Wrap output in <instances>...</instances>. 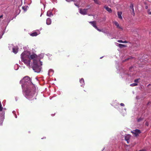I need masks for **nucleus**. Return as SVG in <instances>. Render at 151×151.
<instances>
[{
    "mask_svg": "<svg viewBox=\"0 0 151 151\" xmlns=\"http://www.w3.org/2000/svg\"><path fill=\"white\" fill-rule=\"evenodd\" d=\"M133 7L134 6L133 4H131L129 6L130 9H131L132 10L133 12V16H134L135 15V13Z\"/></svg>",
    "mask_w": 151,
    "mask_h": 151,
    "instance_id": "10",
    "label": "nucleus"
},
{
    "mask_svg": "<svg viewBox=\"0 0 151 151\" xmlns=\"http://www.w3.org/2000/svg\"><path fill=\"white\" fill-rule=\"evenodd\" d=\"M143 119L141 118H140L137 119L138 122H139L140 121L143 120Z\"/></svg>",
    "mask_w": 151,
    "mask_h": 151,
    "instance_id": "25",
    "label": "nucleus"
},
{
    "mask_svg": "<svg viewBox=\"0 0 151 151\" xmlns=\"http://www.w3.org/2000/svg\"><path fill=\"white\" fill-rule=\"evenodd\" d=\"M3 17V15H1V16H0V18H2Z\"/></svg>",
    "mask_w": 151,
    "mask_h": 151,
    "instance_id": "36",
    "label": "nucleus"
},
{
    "mask_svg": "<svg viewBox=\"0 0 151 151\" xmlns=\"http://www.w3.org/2000/svg\"><path fill=\"white\" fill-rule=\"evenodd\" d=\"M97 30L99 31L100 32H102L104 33V31L103 30V29H99L98 27H97V28L96 29Z\"/></svg>",
    "mask_w": 151,
    "mask_h": 151,
    "instance_id": "23",
    "label": "nucleus"
},
{
    "mask_svg": "<svg viewBox=\"0 0 151 151\" xmlns=\"http://www.w3.org/2000/svg\"><path fill=\"white\" fill-rule=\"evenodd\" d=\"M145 150H140L138 151H145Z\"/></svg>",
    "mask_w": 151,
    "mask_h": 151,
    "instance_id": "35",
    "label": "nucleus"
},
{
    "mask_svg": "<svg viewBox=\"0 0 151 151\" xmlns=\"http://www.w3.org/2000/svg\"><path fill=\"white\" fill-rule=\"evenodd\" d=\"M131 14L133 15V12H132Z\"/></svg>",
    "mask_w": 151,
    "mask_h": 151,
    "instance_id": "37",
    "label": "nucleus"
},
{
    "mask_svg": "<svg viewBox=\"0 0 151 151\" xmlns=\"http://www.w3.org/2000/svg\"><path fill=\"white\" fill-rule=\"evenodd\" d=\"M120 104V105L122 106H124V104L123 103H121Z\"/></svg>",
    "mask_w": 151,
    "mask_h": 151,
    "instance_id": "31",
    "label": "nucleus"
},
{
    "mask_svg": "<svg viewBox=\"0 0 151 151\" xmlns=\"http://www.w3.org/2000/svg\"><path fill=\"white\" fill-rule=\"evenodd\" d=\"M21 58L22 61L27 66L30 65V60L29 56L25 54L24 53H22L21 55Z\"/></svg>",
    "mask_w": 151,
    "mask_h": 151,
    "instance_id": "3",
    "label": "nucleus"
},
{
    "mask_svg": "<svg viewBox=\"0 0 151 151\" xmlns=\"http://www.w3.org/2000/svg\"><path fill=\"white\" fill-rule=\"evenodd\" d=\"M27 7L25 6H23L22 7V9L24 11V12H26L27 10Z\"/></svg>",
    "mask_w": 151,
    "mask_h": 151,
    "instance_id": "20",
    "label": "nucleus"
},
{
    "mask_svg": "<svg viewBox=\"0 0 151 151\" xmlns=\"http://www.w3.org/2000/svg\"><path fill=\"white\" fill-rule=\"evenodd\" d=\"M80 83L82 84L81 85V86H82L84 84V81L83 79L81 78L80 80Z\"/></svg>",
    "mask_w": 151,
    "mask_h": 151,
    "instance_id": "15",
    "label": "nucleus"
},
{
    "mask_svg": "<svg viewBox=\"0 0 151 151\" xmlns=\"http://www.w3.org/2000/svg\"><path fill=\"white\" fill-rule=\"evenodd\" d=\"M74 1H76V3L79 4H80V0H76V1L74 0Z\"/></svg>",
    "mask_w": 151,
    "mask_h": 151,
    "instance_id": "24",
    "label": "nucleus"
},
{
    "mask_svg": "<svg viewBox=\"0 0 151 151\" xmlns=\"http://www.w3.org/2000/svg\"><path fill=\"white\" fill-rule=\"evenodd\" d=\"M22 88H26L25 94L27 96H33L35 94L36 88L32 83L31 78L28 76L24 77L20 81Z\"/></svg>",
    "mask_w": 151,
    "mask_h": 151,
    "instance_id": "1",
    "label": "nucleus"
},
{
    "mask_svg": "<svg viewBox=\"0 0 151 151\" xmlns=\"http://www.w3.org/2000/svg\"><path fill=\"white\" fill-rule=\"evenodd\" d=\"M140 80V78L136 79L134 80V81L135 83H137Z\"/></svg>",
    "mask_w": 151,
    "mask_h": 151,
    "instance_id": "26",
    "label": "nucleus"
},
{
    "mask_svg": "<svg viewBox=\"0 0 151 151\" xmlns=\"http://www.w3.org/2000/svg\"><path fill=\"white\" fill-rule=\"evenodd\" d=\"M66 1L68 2H70L72 1H75L74 0H66Z\"/></svg>",
    "mask_w": 151,
    "mask_h": 151,
    "instance_id": "28",
    "label": "nucleus"
},
{
    "mask_svg": "<svg viewBox=\"0 0 151 151\" xmlns=\"http://www.w3.org/2000/svg\"><path fill=\"white\" fill-rule=\"evenodd\" d=\"M145 9H147L148 8V6H145Z\"/></svg>",
    "mask_w": 151,
    "mask_h": 151,
    "instance_id": "34",
    "label": "nucleus"
},
{
    "mask_svg": "<svg viewBox=\"0 0 151 151\" xmlns=\"http://www.w3.org/2000/svg\"><path fill=\"white\" fill-rule=\"evenodd\" d=\"M131 132L135 137L138 136L139 134L141 133V131L138 129L133 130L131 131Z\"/></svg>",
    "mask_w": 151,
    "mask_h": 151,
    "instance_id": "5",
    "label": "nucleus"
},
{
    "mask_svg": "<svg viewBox=\"0 0 151 151\" xmlns=\"http://www.w3.org/2000/svg\"><path fill=\"white\" fill-rule=\"evenodd\" d=\"M138 85V84L137 83H133L130 85V86H137Z\"/></svg>",
    "mask_w": 151,
    "mask_h": 151,
    "instance_id": "21",
    "label": "nucleus"
},
{
    "mask_svg": "<svg viewBox=\"0 0 151 151\" xmlns=\"http://www.w3.org/2000/svg\"><path fill=\"white\" fill-rule=\"evenodd\" d=\"M37 32H33L30 34V35L32 36H35L37 35Z\"/></svg>",
    "mask_w": 151,
    "mask_h": 151,
    "instance_id": "18",
    "label": "nucleus"
},
{
    "mask_svg": "<svg viewBox=\"0 0 151 151\" xmlns=\"http://www.w3.org/2000/svg\"><path fill=\"white\" fill-rule=\"evenodd\" d=\"M127 42H128L126 41H124L123 42V43H127Z\"/></svg>",
    "mask_w": 151,
    "mask_h": 151,
    "instance_id": "33",
    "label": "nucleus"
},
{
    "mask_svg": "<svg viewBox=\"0 0 151 151\" xmlns=\"http://www.w3.org/2000/svg\"><path fill=\"white\" fill-rule=\"evenodd\" d=\"M3 123V121L1 118V117L0 116V125H2Z\"/></svg>",
    "mask_w": 151,
    "mask_h": 151,
    "instance_id": "22",
    "label": "nucleus"
},
{
    "mask_svg": "<svg viewBox=\"0 0 151 151\" xmlns=\"http://www.w3.org/2000/svg\"><path fill=\"white\" fill-rule=\"evenodd\" d=\"M145 124L146 126H148L149 125V123H148V122H145Z\"/></svg>",
    "mask_w": 151,
    "mask_h": 151,
    "instance_id": "29",
    "label": "nucleus"
},
{
    "mask_svg": "<svg viewBox=\"0 0 151 151\" xmlns=\"http://www.w3.org/2000/svg\"><path fill=\"white\" fill-rule=\"evenodd\" d=\"M89 23L91 24L95 29L97 28V27L96 26V21H93L89 22Z\"/></svg>",
    "mask_w": 151,
    "mask_h": 151,
    "instance_id": "7",
    "label": "nucleus"
},
{
    "mask_svg": "<svg viewBox=\"0 0 151 151\" xmlns=\"http://www.w3.org/2000/svg\"><path fill=\"white\" fill-rule=\"evenodd\" d=\"M51 20L49 18H48L46 20V24L47 25H50L51 24Z\"/></svg>",
    "mask_w": 151,
    "mask_h": 151,
    "instance_id": "12",
    "label": "nucleus"
},
{
    "mask_svg": "<svg viewBox=\"0 0 151 151\" xmlns=\"http://www.w3.org/2000/svg\"><path fill=\"white\" fill-rule=\"evenodd\" d=\"M117 42L120 43H123V41L122 40H117Z\"/></svg>",
    "mask_w": 151,
    "mask_h": 151,
    "instance_id": "30",
    "label": "nucleus"
},
{
    "mask_svg": "<svg viewBox=\"0 0 151 151\" xmlns=\"http://www.w3.org/2000/svg\"><path fill=\"white\" fill-rule=\"evenodd\" d=\"M94 3L98 5H101V2L99 0H93Z\"/></svg>",
    "mask_w": 151,
    "mask_h": 151,
    "instance_id": "16",
    "label": "nucleus"
},
{
    "mask_svg": "<svg viewBox=\"0 0 151 151\" xmlns=\"http://www.w3.org/2000/svg\"><path fill=\"white\" fill-rule=\"evenodd\" d=\"M148 13L149 14L151 15V12L149 10H148Z\"/></svg>",
    "mask_w": 151,
    "mask_h": 151,
    "instance_id": "32",
    "label": "nucleus"
},
{
    "mask_svg": "<svg viewBox=\"0 0 151 151\" xmlns=\"http://www.w3.org/2000/svg\"><path fill=\"white\" fill-rule=\"evenodd\" d=\"M104 8L105 9L108 11V12H110V13H111L112 12V10H111V9L108 6H104Z\"/></svg>",
    "mask_w": 151,
    "mask_h": 151,
    "instance_id": "9",
    "label": "nucleus"
},
{
    "mask_svg": "<svg viewBox=\"0 0 151 151\" xmlns=\"http://www.w3.org/2000/svg\"><path fill=\"white\" fill-rule=\"evenodd\" d=\"M12 52L15 54H16L17 52V50L15 48H13L12 49Z\"/></svg>",
    "mask_w": 151,
    "mask_h": 151,
    "instance_id": "17",
    "label": "nucleus"
},
{
    "mask_svg": "<svg viewBox=\"0 0 151 151\" xmlns=\"http://www.w3.org/2000/svg\"><path fill=\"white\" fill-rule=\"evenodd\" d=\"M117 14L118 18L121 19H122V12H118Z\"/></svg>",
    "mask_w": 151,
    "mask_h": 151,
    "instance_id": "11",
    "label": "nucleus"
},
{
    "mask_svg": "<svg viewBox=\"0 0 151 151\" xmlns=\"http://www.w3.org/2000/svg\"><path fill=\"white\" fill-rule=\"evenodd\" d=\"M114 24L119 29H122V28L121 27L119 26V24L118 22L116 21L114 22Z\"/></svg>",
    "mask_w": 151,
    "mask_h": 151,
    "instance_id": "13",
    "label": "nucleus"
},
{
    "mask_svg": "<svg viewBox=\"0 0 151 151\" xmlns=\"http://www.w3.org/2000/svg\"><path fill=\"white\" fill-rule=\"evenodd\" d=\"M131 137V135L129 134H127L125 137V139L127 141V143H129V140Z\"/></svg>",
    "mask_w": 151,
    "mask_h": 151,
    "instance_id": "8",
    "label": "nucleus"
},
{
    "mask_svg": "<svg viewBox=\"0 0 151 151\" xmlns=\"http://www.w3.org/2000/svg\"><path fill=\"white\" fill-rule=\"evenodd\" d=\"M118 46L119 47H120V48H122L123 47H127V45H126L120 44H119Z\"/></svg>",
    "mask_w": 151,
    "mask_h": 151,
    "instance_id": "14",
    "label": "nucleus"
},
{
    "mask_svg": "<svg viewBox=\"0 0 151 151\" xmlns=\"http://www.w3.org/2000/svg\"><path fill=\"white\" fill-rule=\"evenodd\" d=\"M79 4H78V3H74V5H75L76 6H77V7H79Z\"/></svg>",
    "mask_w": 151,
    "mask_h": 151,
    "instance_id": "27",
    "label": "nucleus"
},
{
    "mask_svg": "<svg viewBox=\"0 0 151 151\" xmlns=\"http://www.w3.org/2000/svg\"><path fill=\"white\" fill-rule=\"evenodd\" d=\"M42 65V62L40 60H38L37 62L35 61L33 62V65L32 67L33 69L35 72H40L41 69V65Z\"/></svg>",
    "mask_w": 151,
    "mask_h": 151,
    "instance_id": "2",
    "label": "nucleus"
},
{
    "mask_svg": "<svg viewBox=\"0 0 151 151\" xmlns=\"http://www.w3.org/2000/svg\"><path fill=\"white\" fill-rule=\"evenodd\" d=\"M29 58L30 59H31L33 60V62H34L35 61L37 62L38 60H40L38 58L37 55L35 54L31 55Z\"/></svg>",
    "mask_w": 151,
    "mask_h": 151,
    "instance_id": "4",
    "label": "nucleus"
},
{
    "mask_svg": "<svg viewBox=\"0 0 151 151\" xmlns=\"http://www.w3.org/2000/svg\"><path fill=\"white\" fill-rule=\"evenodd\" d=\"M88 10V9H81L80 10V13L83 15L86 14Z\"/></svg>",
    "mask_w": 151,
    "mask_h": 151,
    "instance_id": "6",
    "label": "nucleus"
},
{
    "mask_svg": "<svg viewBox=\"0 0 151 151\" xmlns=\"http://www.w3.org/2000/svg\"><path fill=\"white\" fill-rule=\"evenodd\" d=\"M52 12H50V11H48L47 12V15L49 17H50L51 15H52Z\"/></svg>",
    "mask_w": 151,
    "mask_h": 151,
    "instance_id": "19",
    "label": "nucleus"
}]
</instances>
